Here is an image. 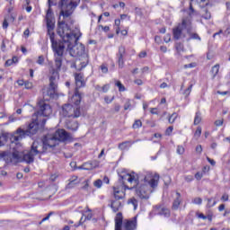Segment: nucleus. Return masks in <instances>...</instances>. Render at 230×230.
I'll return each instance as SVG.
<instances>
[{
    "mask_svg": "<svg viewBox=\"0 0 230 230\" xmlns=\"http://www.w3.org/2000/svg\"><path fill=\"white\" fill-rule=\"evenodd\" d=\"M99 28H102V30H103L105 33H107L111 30L109 26H103V25H99Z\"/></svg>",
    "mask_w": 230,
    "mask_h": 230,
    "instance_id": "50",
    "label": "nucleus"
},
{
    "mask_svg": "<svg viewBox=\"0 0 230 230\" xmlns=\"http://www.w3.org/2000/svg\"><path fill=\"white\" fill-rule=\"evenodd\" d=\"M182 30H186L187 33H190L191 31V21L183 19L181 24H179L172 30V35L175 40H179L182 37Z\"/></svg>",
    "mask_w": 230,
    "mask_h": 230,
    "instance_id": "8",
    "label": "nucleus"
},
{
    "mask_svg": "<svg viewBox=\"0 0 230 230\" xmlns=\"http://www.w3.org/2000/svg\"><path fill=\"white\" fill-rule=\"evenodd\" d=\"M45 19L46 21H55V17L53 15V10H51V6H49Z\"/></svg>",
    "mask_w": 230,
    "mask_h": 230,
    "instance_id": "25",
    "label": "nucleus"
},
{
    "mask_svg": "<svg viewBox=\"0 0 230 230\" xmlns=\"http://www.w3.org/2000/svg\"><path fill=\"white\" fill-rule=\"evenodd\" d=\"M0 161H4L6 164H10V163H13L12 158V153L8 151H3L0 153Z\"/></svg>",
    "mask_w": 230,
    "mask_h": 230,
    "instance_id": "17",
    "label": "nucleus"
},
{
    "mask_svg": "<svg viewBox=\"0 0 230 230\" xmlns=\"http://www.w3.org/2000/svg\"><path fill=\"white\" fill-rule=\"evenodd\" d=\"M196 152H198L199 154H202V146H198L196 147Z\"/></svg>",
    "mask_w": 230,
    "mask_h": 230,
    "instance_id": "64",
    "label": "nucleus"
},
{
    "mask_svg": "<svg viewBox=\"0 0 230 230\" xmlns=\"http://www.w3.org/2000/svg\"><path fill=\"white\" fill-rule=\"evenodd\" d=\"M71 135L66 129H58L54 135H46L41 142L34 141L31 146V150L23 155L22 160L27 164H31L35 161L36 155H41L48 148H55L58 145V141H68Z\"/></svg>",
    "mask_w": 230,
    "mask_h": 230,
    "instance_id": "3",
    "label": "nucleus"
},
{
    "mask_svg": "<svg viewBox=\"0 0 230 230\" xmlns=\"http://www.w3.org/2000/svg\"><path fill=\"white\" fill-rule=\"evenodd\" d=\"M175 119H177V113H172L169 119H168V121L169 123H175Z\"/></svg>",
    "mask_w": 230,
    "mask_h": 230,
    "instance_id": "36",
    "label": "nucleus"
},
{
    "mask_svg": "<svg viewBox=\"0 0 230 230\" xmlns=\"http://www.w3.org/2000/svg\"><path fill=\"white\" fill-rule=\"evenodd\" d=\"M221 200H223V202H227L229 200V195L224 194L221 198Z\"/></svg>",
    "mask_w": 230,
    "mask_h": 230,
    "instance_id": "52",
    "label": "nucleus"
},
{
    "mask_svg": "<svg viewBox=\"0 0 230 230\" xmlns=\"http://www.w3.org/2000/svg\"><path fill=\"white\" fill-rule=\"evenodd\" d=\"M120 109H121V106L118 103H115L113 109H111L110 111V112L111 114H116V112H119L120 111Z\"/></svg>",
    "mask_w": 230,
    "mask_h": 230,
    "instance_id": "30",
    "label": "nucleus"
},
{
    "mask_svg": "<svg viewBox=\"0 0 230 230\" xmlns=\"http://www.w3.org/2000/svg\"><path fill=\"white\" fill-rule=\"evenodd\" d=\"M130 190L128 186H117L113 187V197L117 200H123L125 199V191Z\"/></svg>",
    "mask_w": 230,
    "mask_h": 230,
    "instance_id": "12",
    "label": "nucleus"
},
{
    "mask_svg": "<svg viewBox=\"0 0 230 230\" xmlns=\"http://www.w3.org/2000/svg\"><path fill=\"white\" fill-rule=\"evenodd\" d=\"M66 128L73 132H76L78 130V122H70L66 124Z\"/></svg>",
    "mask_w": 230,
    "mask_h": 230,
    "instance_id": "23",
    "label": "nucleus"
},
{
    "mask_svg": "<svg viewBox=\"0 0 230 230\" xmlns=\"http://www.w3.org/2000/svg\"><path fill=\"white\" fill-rule=\"evenodd\" d=\"M62 115L65 118H80V107H75L73 104H65L62 107Z\"/></svg>",
    "mask_w": 230,
    "mask_h": 230,
    "instance_id": "10",
    "label": "nucleus"
},
{
    "mask_svg": "<svg viewBox=\"0 0 230 230\" xmlns=\"http://www.w3.org/2000/svg\"><path fill=\"white\" fill-rule=\"evenodd\" d=\"M201 113L200 111H197L195 118H194V125H199V123H200V121H202V117H201Z\"/></svg>",
    "mask_w": 230,
    "mask_h": 230,
    "instance_id": "29",
    "label": "nucleus"
},
{
    "mask_svg": "<svg viewBox=\"0 0 230 230\" xmlns=\"http://www.w3.org/2000/svg\"><path fill=\"white\" fill-rule=\"evenodd\" d=\"M13 161H22V155L19 153V151H14L13 153H11Z\"/></svg>",
    "mask_w": 230,
    "mask_h": 230,
    "instance_id": "24",
    "label": "nucleus"
},
{
    "mask_svg": "<svg viewBox=\"0 0 230 230\" xmlns=\"http://www.w3.org/2000/svg\"><path fill=\"white\" fill-rule=\"evenodd\" d=\"M101 70H102V73H104V74H107L109 73V67H107L104 64H102L101 66H100Z\"/></svg>",
    "mask_w": 230,
    "mask_h": 230,
    "instance_id": "43",
    "label": "nucleus"
},
{
    "mask_svg": "<svg viewBox=\"0 0 230 230\" xmlns=\"http://www.w3.org/2000/svg\"><path fill=\"white\" fill-rule=\"evenodd\" d=\"M207 201V208H213L214 206H217V200H215V198H208Z\"/></svg>",
    "mask_w": 230,
    "mask_h": 230,
    "instance_id": "28",
    "label": "nucleus"
},
{
    "mask_svg": "<svg viewBox=\"0 0 230 230\" xmlns=\"http://www.w3.org/2000/svg\"><path fill=\"white\" fill-rule=\"evenodd\" d=\"M127 55V49L125 46H119L118 53L116 54L117 62L119 64V69L125 67V56Z\"/></svg>",
    "mask_w": 230,
    "mask_h": 230,
    "instance_id": "13",
    "label": "nucleus"
},
{
    "mask_svg": "<svg viewBox=\"0 0 230 230\" xmlns=\"http://www.w3.org/2000/svg\"><path fill=\"white\" fill-rule=\"evenodd\" d=\"M17 84H18V85H20L21 87H22V85H25L26 81H24V80H22V79H19V80L17 81Z\"/></svg>",
    "mask_w": 230,
    "mask_h": 230,
    "instance_id": "54",
    "label": "nucleus"
},
{
    "mask_svg": "<svg viewBox=\"0 0 230 230\" xmlns=\"http://www.w3.org/2000/svg\"><path fill=\"white\" fill-rule=\"evenodd\" d=\"M195 179H197V181H200V179H202V173L197 172L195 174Z\"/></svg>",
    "mask_w": 230,
    "mask_h": 230,
    "instance_id": "61",
    "label": "nucleus"
},
{
    "mask_svg": "<svg viewBox=\"0 0 230 230\" xmlns=\"http://www.w3.org/2000/svg\"><path fill=\"white\" fill-rule=\"evenodd\" d=\"M193 204H198L199 206H200V204H202V199L200 198H195L192 200Z\"/></svg>",
    "mask_w": 230,
    "mask_h": 230,
    "instance_id": "46",
    "label": "nucleus"
},
{
    "mask_svg": "<svg viewBox=\"0 0 230 230\" xmlns=\"http://www.w3.org/2000/svg\"><path fill=\"white\" fill-rule=\"evenodd\" d=\"M190 39L189 40H201L200 36H199L197 33H191V31H190Z\"/></svg>",
    "mask_w": 230,
    "mask_h": 230,
    "instance_id": "32",
    "label": "nucleus"
},
{
    "mask_svg": "<svg viewBox=\"0 0 230 230\" xmlns=\"http://www.w3.org/2000/svg\"><path fill=\"white\" fill-rule=\"evenodd\" d=\"M134 82L137 85H143V80L141 79H136Z\"/></svg>",
    "mask_w": 230,
    "mask_h": 230,
    "instance_id": "62",
    "label": "nucleus"
},
{
    "mask_svg": "<svg viewBox=\"0 0 230 230\" xmlns=\"http://www.w3.org/2000/svg\"><path fill=\"white\" fill-rule=\"evenodd\" d=\"M70 3H71L74 6L77 7V6L80 4V0H71Z\"/></svg>",
    "mask_w": 230,
    "mask_h": 230,
    "instance_id": "51",
    "label": "nucleus"
},
{
    "mask_svg": "<svg viewBox=\"0 0 230 230\" xmlns=\"http://www.w3.org/2000/svg\"><path fill=\"white\" fill-rule=\"evenodd\" d=\"M197 216H198V218H202V220H206V218H208V217H206L202 213H198Z\"/></svg>",
    "mask_w": 230,
    "mask_h": 230,
    "instance_id": "58",
    "label": "nucleus"
},
{
    "mask_svg": "<svg viewBox=\"0 0 230 230\" xmlns=\"http://www.w3.org/2000/svg\"><path fill=\"white\" fill-rule=\"evenodd\" d=\"M37 64H39L40 66L44 65V56H39L38 60H37Z\"/></svg>",
    "mask_w": 230,
    "mask_h": 230,
    "instance_id": "42",
    "label": "nucleus"
},
{
    "mask_svg": "<svg viewBox=\"0 0 230 230\" xmlns=\"http://www.w3.org/2000/svg\"><path fill=\"white\" fill-rule=\"evenodd\" d=\"M122 199H111V208L113 211V213H118L121 208H123V201Z\"/></svg>",
    "mask_w": 230,
    "mask_h": 230,
    "instance_id": "16",
    "label": "nucleus"
},
{
    "mask_svg": "<svg viewBox=\"0 0 230 230\" xmlns=\"http://www.w3.org/2000/svg\"><path fill=\"white\" fill-rule=\"evenodd\" d=\"M119 182L121 184L120 186H127L125 185V182H129L132 184V182H137L139 179H141V173L140 174H136V172L132 173H126L123 175H119Z\"/></svg>",
    "mask_w": 230,
    "mask_h": 230,
    "instance_id": "11",
    "label": "nucleus"
},
{
    "mask_svg": "<svg viewBox=\"0 0 230 230\" xmlns=\"http://www.w3.org/2000/svg\"><path fill=\"white\" fill-rule=\"evenodd\" d=\"M90 164H91V168H98V166H100V162L94 160Z\"/></svg>",
    "mask_w": 230,
    "mask_h": 230,
    "instance_id": "44",
    "label": "nucleus"
},
{
    "mask_svg": "<svg viewBox=\"0 0 230 230\" xmlns=\"http://www.w3.org/2000/svg\"><path fill=\"white\" fill-rule=\"evenodd\" d=\"M150 112L151 114H159V112H157V108H151Z\"/></svg>",
    "mask_w": 230,
    "mask_h": 230,
    "instance_id": "63",
    "label": "nucleus"
},
{
    "mask_svg": "<svg viewBox=\"0 0 230 230\" xmlns=\"http://www.w3.org/2000/svg\"><path fill=\"white\" fill-rule=\"evenodd\" d=\"M24 87L27 90H31V89H33V83H31L30 81H25Z\"/></svg>",
    "mask_w": 230,
    "mask_h": 230,
    "instance_id": "39",
    "label": "nucleus"
},
{
    "mask_svg": "<svg viewBox=\"0 0 230 230\" xmlns=\"http://www.w3.org/2000/svg\"><path fill=\"white\" fill-rule=\"evenodd\" d=\"M175 48H176V51L178 53H181V51H184V45L182 43H181V42H177L175 44Z\"/></svg>",
    "mask_w": 230,
    "mask_h": 230,
    "instance_id": "31",
    "label": "nucleus"
},
{
    "mask_svg": "<svg viewBox=\"0 0 230 230\" xmlns=\"http://www.w3.org/2000/svg\"><path fill=\"white\" fill-rule=\"evenodd\" d=\"M72 102L76 107L80 105V102H82V95L78 90H75V94L72 96Z\"/></svg>",
    "mask_w": 230,
    "mask_h": 230,
    "instance_id": "20",
    "label": "nucleus"
},
{
    "mask_svg": "<svg viewBox=\"0 0 230 230\" xmlns=\"http://www.w3.org/2000/svg\"><path fill=\"white\" fill-rule=\"evenodd\" d=\"M181 202H182V199L181 198V194L179 192H176V197L173 199L172 206V211H177Z\"/></svg>",
    "mask_w": 230,
    "mask_h": 230,
    "instance_id": "19",
    "label": "nucleus"
},
{
    "mask_svg": "<svg viewBox=\"0 0 230 230\" xmlns=\"http://www.w3.org/2000/svg\"><path fill=\"white\" fill-rule=\"evenodd\" d=\"M115 85L119 88V93H125V91L127 90L125 88V85H123L120 81L115 80Z\"/></svg>",
    "mask_w": 230,
    "mask_h": 230,
    "instance_id": "27",
    "label": "nucleus"
},
{
    "mask_svg": "<svg viewBox=\"0 0 230 230\" xmlns=\"http://www.w3.org/2000/svg\"><path fill=\"white\" fill-rule=\"evenodd\" d=\"M134 143H136V141H132V140L122 142L119 144V148L120 150H128V148H130V146H132Z\"/></svg>",
    "mask_w": 230,
    "mask_h": 230,
    "instance_id": "21",
    "label": "nucleus"
},
{
    "mask_svg": "<svg viewBox=\"0 0 230 230\" xmlns=\"http://www.w3.org/2000/svg\"><path fill=\"white\" fill-rule=\"evenodd\" d=\"M47 22V35H49L51 42V48L53 51H56L57 55L59 57L62 55V49H64V45L58 43L59 40L55 39V20H46Z\"/></svg>",
    "mask_w": 230,
    "mask_h": 230,
    "instance_id": "6",
    "label": "nucleus"
},
{
    "mask_svg": "<svg viewBox=\"0 0 230 230\" xmlns=\"http://www.w3.org/2000/svg\"><path fill=\"white\" fill-rule=\"evenodd\" d=\"M137 228V217L123 221V214L118 212L115 217V230H136Z\"/></svg>",
    "mask_w": 230,
    "mask_h": 230,
    "instance_id": "5",
    "label": "nucleus"
},
{
    "mask_svg": "<svg viewBox=\"0 0 230 230\" xmlns=\"http://www.w3.org/2000/svg\"><path fill=\"white\" fill-rule=\"evenodd\" d=\"M75 80L76 89H81V87H85V80L84 79V74L82 73H75L74 75Z\"/></svg>",
    "mask_w": 230,
    "mask_h": 230,
    "instance_id": "14",
    "label": "nucleus"
},
{
    "mask_svg": "<svg viewBox=\"0 0 230 230\" xmlns=\"http://www.w3.org/2000/svg\"><path fill=\"white\" fill-rule=\"evenodd\" d=\"M7 28H8V21H6V19H4L3 22V29L6 30Z\"/></svg>",
    "mask_w": 230,
    "mask_h": 230,
    "instance_id": "60",
    "label": "nucleus"
},
{
    "mask_svg": "<svg viewBox=\"0 0 230 230\" xmlns=\"http://www.w3.org/2000/svg\"><path fill=\"white\" fill-rule=\"evenodd\" d=\"M69 182L66 186V190H73L77 184H80V181H78V176H72L69 180Z\"/></svg>",
    "mask_w": 230,
    "mask_h": 230,
    "instance_id": "18",
    "label": "nucleus"
},
{
    "mask_svg": "<svg viewBox=\"0 0 230 230\" xmlns=\"http://www.w3.org/2000/svg\"><path fill=\"white\" fill-rule=\"evenodd\" d=\"M215 125L216 127H222L224 125V119L216 120Z\"/></svg>",
    "mask_w": 230,
    "mask_h": 230,
    "instance_id": "45",
    "label": "nucleus"
},
{
    "mask_svg": "<svg viewBox=\"0 0 230 230\" xmlns=\"http://www.w3.org/2000/svg\"><path fill=\"white\" fill-rule=\"evenodd\" d=\"M191 89H193V84H190V86L184 90L182 94L187 98V96L191 93Z\"/></svg>",
    "mask_w": 230,
    "mask_h": 230,
    "instance_id": "34",
    "label": "nucleus"
},
{
    "mask_svg": "<svg viewBox=\"0 0 230 230\" xmlns=\"http://www.w3.org/2000/svg\"><path fill=\"white\" fill-rule=\"evenodd\" d=\"M207 161H208V163L212 165V166H215V164H217V162H215V160L209 158V157H207Z\"/></svg>",
    "mask_w": 230,
    "mask_h": 230,
    "instance_id": "56",
    "label": "nucleus"
},
{
    "mask_svg": "<svg viewBox=\"0 0 230 230\" xmlns=\"http://www.w3.org/2000/svg\"><path fill=\"white\" fill-rule=\"evenodd\" d=\"M87 64H89L88 61H84V62H81V63H80V66H76V63L72 62L71 65H70V67H71L72 69H76V71H82V69L87 67Z\"/></svg>",
    "mask_w": 230,
    "mask_h": 230,
    "instance_id": "22",
    "label": "nucleus"
},
{
    "mask_svg": "<svg viewBox=\"0 0 230 230\" xmlns=\"http://www.w3.org/2000/svg\"><path fill=\"white\" fill-rule=\"evenodd\" d=\"M164 42H166V43L170 42V40H171V36H170V34H166V36H164Z\"/></svg>",
    "mask_w": 230,
    "mask_h": 230,
    "instance_id": "59",
    "label": "nucleus"
},
{
    "mask_svg": "<svg viewBox=\"0 0 230 230\" xmlns=\"http://www.w3.org/2000/svg\"><path fill=\"white\" fill-rule=\"evenodd\" d=\"M58 35L61 37L62 40L58 41V44H62V55L58 56L57 51H54L55 64L58 71H60L62 67V57H64V51H69L71 57H82L85 54V47L80 43L78 44V40L80 39L76 34L71 31V27L66 24V22H58Z\"/></svg>",
    "mask_w": 230,
    "mask_h": 230,
    "instance_id": "1",
    "label": "nucleus"
},
{
    "mask_svg": "<svg viewBox=\"0 0 230 230\" xmlns=\"http://www.w3.org/2000/svg\"><path fill=\"white\" fill-rule=\"evenodd\" d=\"M141 127H143V122H141L139 119L135 120L133 123V128H141Z\"/></svg>",
    "mask_w": 230,
    "mask_h": 230,
    "instance_id": "35",
    "label": "nucleus"
},
{
    "mask_svg": "<svg viewBox=\"0 0 230 230\" xmlns=\"http://www.w3.org/2000/svg\"><path fill=\"white\" fill-rule=\"evenodd\" d=\"M201 134H202V128L198 127L194 133V137H200Z\"/></svg>",
    "mask_w": 230,
    "mask_h": 230,
    "instance_id": "38",
    "label": "nucleus"
},
{
    "mask_svg": "<svg viewBox=\"0 0 230 230\" xmlns=\"http://www.w3.org/2000/svg\"><path fill=\"white\" fill-rule=\"evenodd\" d=\"M155 213H156V215H159L160 217H165V218H168V217H170V209H168L161 205H157L155 207Z\"/></svg>",
    "mask_w": 230,
    "mask_h": 230,
    "instance_id": "15",
    "label": "nucleus"
},
{
    "mask_svg": "<svg viewBox=\"0 0 230 230\" xmlns=\"http://www.w3.org/2000/svg\"><path fill=\"white\" fill-rule=\"evenodd\" d=\"M59 8L61 9L59 15H61L63 17V21H61V22H65V24H67V22H66L67 19H71V15H73V13L75 12V10H76V5H74V4H71L67 2H66L63 6H59Z\"/></svg>",
    "mask_w": 230,
    "mask_h": 230,
    "instance_id": "9",
    "label": "nucleus"
},
{
    "mask_svg": "<svg viewBox=\"0 0 230 230\" xmlns=\"http://www.w3.org/2000/svg\"><path fill=\"white\" fill-rule=\"evenodd\" d=\"M6 137L0 135V146H4Z\"/></svg>",
    "mask_w": 230,
    "mask_h": 230,
    "instance_id": "48",
    "label": "nucleus"
},
{
    "mask_svg": "<svg viewBox=\"0 0 230 230\" xmlns=\"http://www.w3.org/2000/svg\"><path fill=\"white\" fill-rule=\"evenodd\" d=\"M184 180L186 181V182H191V181H193V176L192 175L185 176Z\"/></svg>",
    "mask_w": 230,
    "mask_h": 230,
    "instance_id": "49",
    "label": "nucleus"
},
{
    "mask_svg": "<svg viewBox=\"0 0 230 230\" xmlns=\"http://www.w3.org/2000/svg\"><path fill=\"white\" fill-rule=\"evenodd\" d=\"M172 132H173V127L170 126L169 128H167L166 129V134L167 136H170V134H172Z\"/></svg>",
    "mask_w": 230,
    "mask_h": 230,
    "instance_id": "53",
    "label": "nucleus"
},
{
    "mask_svg": "<svg viewBox=\"0 0 230 230\" xmlns=\"http://www.w3.org/2000/svg\"><path fill=\"white\" fill-rule=\"evenodd\" d=\"M102 184H103V181H102V180H96L93 182V186H95V188H102Z\"/></svg>",
    "mask_w": 230,
    "mask_h": 230,
    "instance_id": "40",
    "label": "nucleus"
},
{
    "mask_svg": "<svg viewBox=\"0 0 230 230\" xmlns=\"http://www.w3.org/2000/svg\"><path fill=\"white\" fill-rule=\"evenodd\" d=\"M218 71H220V65H216L212 66L211 74L213 75V79H215V77L218 75Z\"/></svg>",
    "mask_w": 230,
    "mask_h": 230,
    "instance_id": "26",
    "label": "nucleus"
},
{
    "mask_svg": "<svg viewBox=\"0 0 230 230\" xmlns=\"http://www.w3.org/2000/svg\"><path fill=\"white\" fill-rule=\"evenodd\" d=\"M157 184H159V174L146 172L141 173L140 179L129 190H135L136 194L142 200H148L150 199V188H157Z\"/></svg>",
    "mask_w": 230,
    "mask_h": 230,
    "instance_id": "4",
    "label": "nucleus"
},
{
    "mask_svg": "<svg viewBox=\"0 0 230 230\" xmlns=\"http://www.w3.org/2000/svg\"><path fill=\"white\" fill-rule=\"evenodd\" d=\"M52 112L53 110L51 109V106L46 102V101L40 100L37 102L36 112L32 116V121L28 125L27 129L19 128L11 137V143H19L22 139L35 136V134L39 132V128H44V125H46L48 119L44 118L51 116Z\"/></svg>",
    "mask_w": 230,
    "mask_h": 230,
    "instance_id": "2",
    "label": "nucleus"
},
{
    "mask_svg": "<svg viewBox=\"0 0 230 230\" xmlns=\"http://www.w3.org/2000/svg\"><path fill=\"white\" fill-rule=\"evenodd\" d=\"M176 152L179 155H182V154H184V147L182 146H178Z\"/></svg>",
    "mask_w": 230,
    "mask_h": 230,
    "instance_id": "41",
    "label": "nucleus"
},
{
    "mask_svg": "<svg viewBox=\"0 0 230 230\" xmlns=\"http://www.w3.org/2000/svg\"><path fill=\"white\" fill-rule=\"evenodd\" d=\"M13 60H12V59H8V60L5 62L6 67H10V66H13Z\"/></svg>",
    "mask_w": 230,
    "mask_h": 230,
    "instance_id": "55",
    "label": "nucleus"
},
{
    "mask_svg": "<svg viewBox=\"0 0 230 230\" xmlns=\"http://www.w3.org/2000/svg\"><path fill=\"white\" fill-rule=\"evenodd\" d=\"M60 75H58V72L53 71L51 75L49 76V84L47 93L44 96H49V98H55L57 94V91L58 89V80Z\"/></svg>",
    "mask_w": 230,
    "mask_h": 230,
    "instance_id": "7",
    "label": "nucleus"
},
{
    "mask_svg": "<svg viewBox=\"0 0 230 230\" xmlns=\"http://www.w3.org/2000/svg\"><path fill=\"white\" fill-rule=\"evenodd\" d=\"M104 102H106V103H112V102H114V97L113 98H109V96H105L104 97Z\"/></svg>",
    "mask_w": 230,
    "mask_h": 230,
    "instance_id": "47",
    "label": "nucleus"
},
{
    "mask_svg": "<svg viewBox=\"0 0 230 230\" xmlns=\"http://www.w3.org/2000/svg\"><path fill=\"white\" fill-rule=\"evenodd\" d=\"M132 107V102L128 99L124 104V111H128Z\"/></svg>",
    "mask_w": 230,
    "mask_h": 230,
    "instance_id": "37",
    "label": "nucleus"
},
{
    "mask_svg": "<svg viewBox=\"0 0 230 230\" xmlns=\"http://www.w3.org/2000/svg\"><path fill=\"white\" fill-rule=\"evenodd\" d=\"M102 93H107L109 91V84H104L102 87Z\"/></svg>",
    "mask_w": 230,
    "mask_h": 230,
    "instance_id": "57",
    "label": "nucleus"
},
{
    "mask_svg": "<svg viewBox=\"0 0 230 230\" xmlns=\"http://www.w3.org/2000/svg\"><path fill=\"white\" fill-rule=\"evenodd\" d=\"M128 204H132V206L134 207V209H137V199H136V198H132L128 200Z\"/></svg>",
    "mask_w": 230,
    "mask_h": 230,
    "instance_id": "33",
    "label": "nucleus"
}]
</instances>
